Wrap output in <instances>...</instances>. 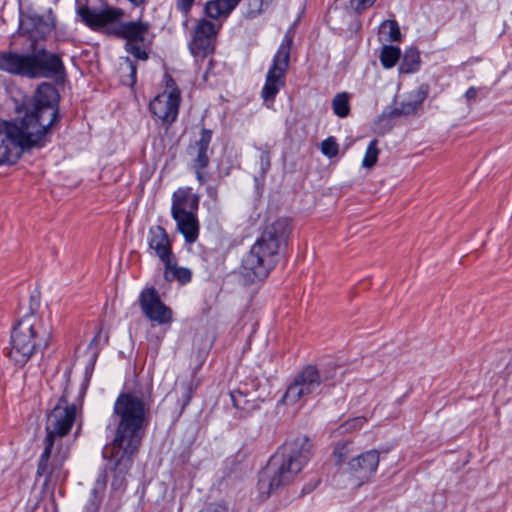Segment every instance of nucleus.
<instances>
[{"label": "nucleus", "instance_id": "obj_19", "mask_svg": "<svg viewBox=\"0 0 512 512\" xmlns=\"http://www.w3.org/2000/svg\"><path fill=\"white\" fill-rule=\"evenodd\" d=\"M148 247L163 262L173 256L172 244L166 230L160 226H152L148 231Z\"/></svg>", "mask_w": 512, "mask_h": 512}, {"label": "nucleus", "instance_id": "obj_22", "mask_svg": "<svg viewBox=\"0 0 512 512\" xmlns=\"http://www.w3.org/2000/svg\"><path fill=\"white\" fill-rule=\"evenodd\" d=\"M198 209V198L184 190L176 191L173 194L171 207L172 217L195 212Z\"/></svg>", "mask_w": 512, "mask_h": 512}, {"label": "nucleus", "instance_id": "obj_38", "mask_svg": "<svg viewBox=\"0 0 512 512\" xmlns=\"http://www.w3.org/2000/svg\"><path fill=\"white\" fill-rule=\"evenodd\" d=\"M125 63L127 64L128 70L130 72L129 77L130 81L126 82L128 85H134L136 83V73H137V66L136 64L130 59L126 58Z\"/></svg>", "mask_w": 512, "mask_h": 512}, {"label": "nucleus", "instance_id": "obj_16", "mask_svg": "<svg viewBox=\"0 0 512 512\" xmlns=\"http://www.w3.org/2000/svg\"><path fill=\"white\" fill-rule=\"evenodd\" d=\"M54 26L52 22L44 20L37 14H21L19 19V32L28 35L31 40V47L36 46L39 39L48 35Z\"/></svg>", "mask_w": 512, "mask_h": 512}, {"label": "nucleus", "instance_id": "obj_40", "mask_svg": "<svg viewBox=\"0 0 512 512\" xmlns=\"http://www.w3.org/2000/svg\"><path fill=\"white\" fill-rule=\"evenodd\" d=\"M478 95V89L474 86H471L468 88V90L465 92L464 97L468 103L475 100Z\"/></svg>", "mask_w": 512, "mask_h": 512}, {"label": "nucleus", "instance_id": "obj_8", "mask_svg": "<svg viewBox=\"0 0 512 512\" xmlns=\"http://www.w3.org/2000/svg\"><path fill=\"white\" fill-rule=\"evenodd\" d=\"M334 377L335 373L320 371L313 365H307L294 377L281 401L286 405H293L309 395L319 393L321 384Z\"/></svg>", "mask_w": 512, "mask_h": 512}, {"label": "nucleus", "instance_id": "obj_37", "mask_svg": "<svg viewBox=\"0 0 512 512\" xmlns=\"http://www.w3.org/2000/svg\"><path fill=\"white\" fill-rule=\"evenodd\" d=\"M194 1L195 0H176V7L185 15V17H187Z\"/></svg>", "mask_w": 512, "mask_h": 512}, {"label": "nucleus", "instance_id": "obj_7", "mask_svg": "<svg viewBox=\"0 0 512 512\" xmlns=\"http://www.w3.org/2000/svg\"><path fill=\"white\" fill-rule=\"evenodd\" d=\"M110 33L125 40L126 52L135 59L141 61L149 59L154 39L149 22L142 20L119 22L110 28Z\"/></svg>", "mask_w": 512, "mask_h": 512}, {"label": "nucleus", "instance_id": "obj_5", "mask_svg": "<svg viewBox=\"0 0 512 512\" xmlns=\"http://www.w3.org/2000/svg\"><path fill=\"white\" fill-rule=\"evenodd\" d=\"M50 341V328L37 315H25L11 331L8 357L16 366L22 367L34 354L46 349Z\"/></svg>", "mask_w": 512, "mask_h": 512}, {"label": "nucleus", "instance_id": "obj_9", "mask_svg": "<svg viewBox=\"0 0 512 512\" xmlns=\"http://www.w3.org/2000/svg\"><path fill=\"white\" fill-rule=\"evenodd\" d=\"M41 145L20 124L0 123V166L13 164L25 148Z\"/></svg>", "mask_w": 512, "mask_h": 512}, {"label": "nucleus", "instance_id": "obj_25", "mask_svg": "<svg viewBox=\"0 0 512 512\" xmlns=\"http://www.w3.org/2000/svg\"><path fill=\"white\" fill-rule=\"evenodd\" d=\"M241 0H210L205 4V14L211 19L227 17Z\"/></svg>", "mask_w": 512, "mask_h": 512}, {"label": "nucleus", "instance_id": "obj_35", "mask_svg": "<svg viewBox=\"0 0 512 512\" xmlns=\"http://www.w3.org/2000/svg\"><path fill=\"white\" fill-rule=\"evenodd\" d=\"M366 422L365 417H355L352 419L347 420L345 423H343L340 428L342 432H353L355 430L360 429L364 423Z\"/></svg>", "mask_w": 512, "mask_h": 512}, {"label": "nucleus", "instance_id": "obj_21", "mask_svg": "<svg viewBox=\"0 0 512 512\" xmlns=\"http://www.w3.org/2000/svg\"><path fill=\"white\" fill-rule=\"evenodd\" d=\"M0 69L10 74L29 78V54L15 52L0 54Z\"/></svg>", "mask_w": 512, "mask_h": 512}, {"label": "nucleus", "instance_id": "obj_42", "mask_svg": "<svg viewBox=\"0 0 512 512\" xmlns=\"http://www.w3.org/2000/svg\"><path fill=\"white\" fill-rule=\"evenodd\" d=\"M100 335V332L93 338V342H95L97 340V338L99 337Z\"/></svg>", "mask_w": 512, "mask_h": 512}, {"label": "nucleus", "instance_id": "obj_2", "mask_svg": "<svg viewBox=\"0 0 512 512\" xmlns=\"http://www.w3.org/2000/svg\"><path fill=\"white\" fill-rule=\"evenodd\" d=\"M76 413L77 406L74 403H68L67 392L64 391L47 415L44 450L39 457L36 472L37 476L45 478V485H49L61 476L62 466L68 458V448L63 447L62 440L70 432Z\"/></svg>", "mask_w": 512, "mask_h": 512}, {"label": "nucleus", "instance_id": "obj_30", "mask_svg": "<svg viewBox=\"0 0 512 512\" xmlns=\"http://www.w3.org/2000/svg\"><path fill=\"white\" fill-rule=\"evenodd\" d=\"M353 451L354 446L351 441H340L336 443L333 450V455L336 457V464L340 465L344 463Z\"/></svg>", "mask_w": 512, "mask_h": 512}, {"label": "nucleus", "instance_id": "obj_31", "mask_svg": "<svg viewBox=\"0 0 512 512\" xmlns=\"http://www.w3.org/2000/svg\"><path fill=\"white\" fill-rule=\"evenodd\" d=\"M233 406L237 409L249 411L254 407L253 401L246 399L247 393L241 390H234L230 394Z\"/></svg>", "mask_w": 512, "mask_h": 512}, {"label": "nucleus", "instance_id": "obj_32", "mask_svg": "<svg viewBox=\"0 0 512 512\" xmlns=\"http://www.w3.org/2000/svg\"><path fill=\"white\" fill-rule=\"evenodd\" d=\"M379 149L377 147V140H372L366 149L364 159L362 161V166L365 168H372L378 159Z\"/></svg>", "mask_w": 512, "mask_h": 512}, {"label": "nucleus", "instance_id": "obj_28", "mask_svg": "<svg viewBox=\"0 0 512 512\" xmlns=\"http://www.w3.org/2000/svg\"><path fill=\"white\" fill-rule=\"evenodd\" d=\"M379 35L387 42L399 41L401 32L398 23L395 20L383 21L379 28Z\"/></svg>", "mask_w": 512, "mask_h": 512}, {"label": "nucleus", "instance_id": "obj_1", "mask_svg": "<svg viewBox=\"0 0 512 512\" xmlns=\"http://www.w3.org/2000/svg\"><path fill=\"white\" fill-rule=\"evenodd\" d=\"M149 415V396L139 392H126L117 397L112 415L117 419L115 435L102 451L103 458L108 463L95 481L92 490L95 496L104 492L109 477L112 493L118 494L125 490L126 477L145 435Z\"/></svg>", "mask_w": 512, "mask_h": 512}, {"label": "nucleus", "instance_id": "obj_15", "mask_svg": "<svg viewBox=\"0 0 512 512\" xmlns=\"http://www.w3.org/2000/svg\"><path fill=\"white\" fill-rule=\"evenodd\" d=\"M380 457L375 449L365 451L353 457L348 463V472L358 485L369 482L375 475Z\"/></svg>", "mask_w": 512, "mask_h": 512}, {"label": "nucleus", "instance_id": "obj_41", "mask_svg": "<svg viewBox=\"0 0 512 512\" xmlns=\"http://www.w3.org/2000/svg\"><path fill=\"white\" fill-rule=\"evenodd\" d=\"M193 169L195 170L196 177H197L198 181L200 183H205L206 182V178H205V176L203 175V172H202L204 169H197V168H193Z\"/></svg>", "mask_w": 512, "mask_h": 512}, {"label": "nucleus", "instance_id": "obj_27", "mask_svg": "<svg viewBox=\"0 0 512 512\" xmlns=\"http://www.w3.org/2000/svg\"><path fill=\"white\" fill-rule=\"evenodd\" d=\"M401 56L399 47L384 45L380 52V61L384 68L390 69L396 65Z\"/></svg>", "mask_w": 512, "mask_h": 512}, {"label": "nucleus", "instance_id": "obj_4", "mask_svg": "<svg viewBox=\"0 0 512 512\" xmlns=\"http://www.w3.org/2000/svg\"><path fill=\"white\" fill-rule=\"evenodd\" d=\"M292 227L288 218H278L264 225L259 237L242 260V275L249 283L265 279L278 263Z\"/></svg>", "mask_w": 512, "mask_h": 512}, {"label": "nucleus", "instance_id": "obj_20", "mask_svg": "<svg viewBox=\"0 0 512 512\" xmlns=\"http://www.w3.org/2000/svg\"><path fill=\"white\" fill-rule=\"evenodd\" d=\"M430 91V86L427 83H422L416 89L410 91L406 98L399 103L393 110V115H411L414 114L427 98Z\"/></svg>", "mask_w": 512, "mask_h": 512}, {"label": "nucleus", "instance_id": "obj_43", "mask_svg": "<svg viewBox=\"0 0 512 512\" xmlns=\"http://www.w3.org/2000/svg\"><path fill=\"white\" fill-rule=\"evenodd\" d=\"M187 23H188V22H187V20H185V21H184V23H183V25H184V26H187Z\"/></svg>", "mask_w": 512, "mask_h": 512}, {"label": "nucleus", "instance_id": "obj_14", "mask_svg": "<svg viewBox=\"0 0 512 512\" xmlns=\"http://www.w3.org/2000/svg\"><path fill=\"white\" fill-rule=\"evenodd\" d=\"M31 48L29 78H51L64 74L65 68L58 55L47 52L45 48Z\"/></svg>", "mask_w": 512, "mask_h": 512}, {"label": "nucleus", "instance_id": "obj_10", "mask_svg": "<svg viewBox=\"0 0 512 512\" xmlns=\"http://www.w3.org/2000/svg\"><path fill=\"white\" fill-rule=\"evenodd\" d=\"M292 42V36L286 34L273 57L261 92V96L266 102H273L280 89L285 86Z\"/></svg>", "mask_w": 512, "mask_h": 512}, {"label": "nucleus", "instance_id": "obj_34", "mask_svg": "<svg viewBox=\"0 0 512 512\" xmlns=\"http://www.w3.org/2000/svg\"><path fill=\"white\" fill-rule=\"evenodd\" d=\"M321 151L325 156L329 158L335 157L339 152V146L335 138L329 137L322 141Z\"/></svg>", "mask_w": 512, "mask_h": 512}, {"label": "nucleus", "instance_id": "obj_26", "mask_svg": "<svg viewBox=\"0 0 512 512\" xmlns=\"http://www.w3.org/2000/svg\"><path fill=\"white\" fill-rule=\"evenodd\" d=\"M420 67V53L416 48H409L405 51L399 66V72L410 74L416 72Z\"/></svg>", "mask_w": 512, "mask_h": 512}, {"label": "nucleus", "instance_id": "obj_24", "mask_svg": "<svg viewBox=\"0 0 512 512\" xmlns=\"http://www.w3.org/2000/svg\"><path fill=\"white\" fill-rule=\"evenodd\" d=\"M164 264V279L168 282L178 281L180 284H187L191 281L192 272L190 269L177 265L175 256L162 262Z\"/></svg>", "mask_w": 512, "mask_h": 512}, {"label": "nucleus", "instance_id": "obj_13", "mask_svg": "<svg viewBox=\"0 0 512 512\" xmlns=\"http://www.w3.org/2000/svg\"><path fill=\"white\" fill-rule=\"evenodd\" d=\"M138 303L143 315L158 325H170L173 321V311L162 302L154 287L144 288L139 295Z\"/></svg>", "mask_w": 512, "mask_h": 512}, {"label": "nucleus", "instance_id": "obj_33", "mask_svg": "<svg viewBox=\"0 0 512 512\" xmlns=\"http://www.w3.org/2000/svg\"><path fill=\"white\" fill-rule=\"evenodd\" d=\"M261 154H260V170L262 175H265L270 167H271V160H270V154H271V146L268 144L263 145L259 148Z\"/></svg>", "mask_w": 512, "mask_h": 512}, {"label": "nucleus", "instance_id": "obj_23", "mask_svg": "<svg viewBox=\"0 0 512 512\" xmlns=\"http://www.w3.org/2000/svg\"><path fill=\"white\" fill-rule=\"evenodd\" d=\"M173 219L176 221L177 228L183 234L185 241L189 244L194 243L199 234V224L195 212L175 216Z\"/></svg>", "mask_w": 512, "mask_h": 512}, {"label": "nucleus", "instance_id": "obj_3", "mask_svg": "<svg viewBox=\"0 0 512 512\" xmlns=\"http://www.w3.org/2000/svg\"><path fill=\"white\" fill-rule=\"evenodd\" d=\"M313 445L307 436H297L285 441L270 457L262 471L258 487L261 493L273 491L292 483L311 460Z\"/></svg>", "mask_w": 512, "mask_h": 512}, {"label": "nucleus", "instance_id": "obj_17", "mask_svg": "<svg viewBox=\"0 0 512 512\" xmlns=\"http://www.w3.org/2000/svg\"><path fill=\"white\" fill-rule=\"evenodd\" d=\"M212 139V131L210 129H202L200 137L187 148L193 168L205 169L210 163V143Z\"/></svg>", "mask_w": 512, "mask_h": 512}, {"label": "nucleus", "instance_id": "obj_6", "mask_svg": "<svg viewBox=\"0 0 512 512\" xmlns=\"http://www.w3.org/2000/svg\"><path fill=\"white\" fill-rule=\"evenodd\" d=\"M59 94L50 83L38 86L33 102L26 109L20 125L43 146L45 137L58 118Z\"/></svg>", "mask_w": 512, "mask_h": 512}, {"label": "nucleus", "instance_id": "obj_12", "mask_svg": "<svg viewBox=\"0 0 512 512\" xmlns=\"http://www.w3.org/2000/svg\"><path fill=\"white\" fill-rule=\"evenodd\" d=\"M221 25H216L207 18L198 20L193 36L188 43L190 53L195 58H205L215 50V43Z\"/></svg>", "mask_w": 512, "mask_h": 512}, {"label": "nucleus", "instance_id": "obj_39", "mask_svg": "<svg viewBox=\"0 0 512 512\" xmlns=\"http://www.w3.org/2000/svg\"><path fill=\"white\" fill-rule=\"evenodd\" d=\"M192 394H193V384H192V382H189L184 385V394H183L184 401H183V405H182L183 407L188 405V403L190 402V400L192 398Z\"/></svg>", "mask_w": 512, "mask_h": 512}, {"label": "nucleus", "instance_id": "obj_18", "mask_svg": "<svg viewBox=\"0 0 512 512\" xmlns=\"http://www.w3.org/2000/svg\"><path fill=\"white\" fill-rule=\"evenodd\" d=\"M78 15L87 26L92 29H98L120 19L123 16V12L117 8L96 10L85 6L78 9Z\"/></svg>", "mask_w": 512, "mask_h": 512}, {"label": "nucleus", "instance_id": "obj_29", "mask_svg": "<svg viewBox=\"0 0 512 512\" xmlns=\"http://www.w3.org/2000/svg\"><path fill=\"white\" fill-rule=\"evenodd\" d=\"M350 96L347 92L338 93L332 100V109L336 116L345 118L350 113Z\"/></svg>", "mask_w": 512, "mask_h": 512}, {"label": "nucleus", "instance_id": "obj_36", "mask_svg": "<svg viewBox=\"0 0 512 512\" xmlns=\"http://www.w3.org/2000/svg\"><path fill=\"white\" fill-rule=\"evenodd\" d=\"M375 2L376 0H351V6L360 14L373 6Z\"/></svg>", "mask_w": 512, "mask_h": 512}, {"label": "nucleus", "instance_id": "obj_11", "mask_svg": "<svg viewBox=\"0 0 512 512\" xmlns=\"http://www.w3.org/2000/svg\"><path fill=\"white\" fill-rule=\"evenodd\" d=\"M164 90L149 103L152 115L163 124L176 121L181 103V92L174 78L166 72L163 76Z\"/></svg>", "mask_w": 512, "mask_h": 512}]
</instances>
